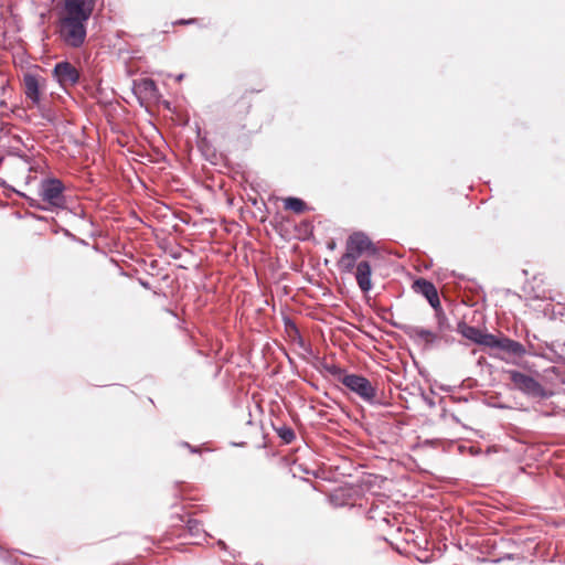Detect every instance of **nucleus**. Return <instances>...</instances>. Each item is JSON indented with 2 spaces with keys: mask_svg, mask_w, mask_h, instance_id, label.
I'll return each mask as SVG.
<instances>
[{
  "mask_svg": "<svg viewBox=\"0 0 565 565\" xmlns=\"http://www.w3.org/2000/svg\"><path fill=\"white\" fill-rule=\"evenodd\" d=\"M96 6V0H63L57 32L70 47H81L87 36V22Z\"/></svg>",
  "mask_w": 565,
  "mask_h": 565,
  "instance_id": "obj_1",
  "label": "nucleus"
},
{
  "mask_svg": "<svg viewBox=\"0 0 565 565\" xmlns=\"http://www.w3.org/2000/svg\"><path fill=\"white\" fill-rule=\"evenodd\" d=\"M512 387L520 391L524 395L534 398H542L546 396L545 390L542 384L533 376L524 374L518 370L505 371Z\"/></svg>",
  "mask_w": 565,
  "mask_h": 565,
  "instance_id": "obj_2",
  "label": "nucleus"
},
{
  "mask_svg": "<svg viewBox=\"0 0 565 565\" xmlns=\"http://www.w3.org/2000/svg\"><path fill=\"white\" fill-rule=\"evenodd\" d=\"M343 385L365 403L370 405L381 404L376 387L363 375L350 374L343 379Z\"/></svg>",
  "mask_w": 565,
  "mask_h": 565,
  "instance_id": "obj_3",
  "label": "nucleus"
},
{
  "mask_svg": "<svg viewBox=\"0 0 565 565\" xmlns=\"http://www.w3.org/2000/svg\"><path fill=\"white\" fill-rule=\"evenodd\" d=\"M489 348L499 350L501 353H495L492 356L505 362H509V358L520 359L526 354V349L521 342L512 340L505 335L498 337L492 334Z\"/></svg>",
  "mask_w": 565,
  "mask_h": 565,
  "instance_id": "obj_4",
  "label": "nucleus"
},
{
  "mask_svg": "<svg viewBox=\"0 0 565 565\" xmlns=\"http://www.w3.org/2000/svg\"><path fill=\"white\" fill-rule=\"evenodd\" d=\"M65 186L60 179L49 178L44 179L40 185V195L43 201L47 202L53 207H64L66 199L64 195Z\"/></svg>",
  "mask_w": 565,
  "mask_h": 565,
  "instance_id": "obj_5",
  "label": "nucleus"
},
{
  "mask_svg": "<svg viewBox=\"0 0 565 565\" xmlns=\"http://www.w3.org/2000/svg\"><path fill=\"white\" fill-rule=\"evenodd\" d=\"M391 324L403 331L415 343L423 344L425 349H431L439 342L438 334L428 329L395 321H392Z\"/></svg>",
  "mask_w": 565,
  "mask_h": 565,
  "instance_id": "obj_6",
  "label": "nucleus"
},
{
  "mask_svg": "<svg viewBox=\"0 0 565 565\" xmlns=\"http://www.w3.org/2000/svg\"><path fill=\"white\" fill-rule=\"evenodd\" d=\"M53 77L63 88H67L78 83L79 72L72 63L62 61L55 64Z\"/></svg>",
  "mask_w": 565,
  "mask_h": 565,
  "instance_id": "obj_7",
  "label": "nucleus"
},
{
  "mask_svg": "<svg viewBox=\"0 0 565 565\" xmlns=\"http://www.w3.org/2000/svg\"><path fill=\"white\" fill-rule=\"evenodd\" d=\"M457 331L466 339L489 348L492 333L483 332L477 327L468 326L463 321H459L457 324Z\"/></svg>",
  "mask_w": 565,
  "mask_h": 565,
  "instance_id": "obj_8",
  "label": "nucleus"
},
{
  "mask_svg": "<svg viewBox=\"0 0 565 565\" xmlns=\"http://www.w3.org/2000/svg\"><path fill=\"white\" fill-rule=\"evenodd\" d=\"M434 310L437 326L436 333L438 334V340L443 341L446 344H451L455 339L449 334L454 330V327L449 318L446 316L440 305L439 307L434 308Z\"/></svg>",
  "mask_w": 565,
  "mask_h": 565,
  "instance_id": "obj_9",
  "label": "nucleus"
},
{
  "mask_svg": "<svg viewBox=\"0 0 565 565\" xmlns=\"http://www.w3.org/2000/svg\"><path fill=\"white\" fill-rule=\"evenodd\" d=\"M413 288L417 294L423 295L433 308L439 307L440 300L438 291L431 281L425 278H418L414 281Z\"/></svg>",
  "mask_w": 565,
  "mask_h": 565,
  "instance_id": "obj_10",
  "label": "nucleus"
},
{
  "mask_svg": "<svg viewBox=\"0 0 565 565\" xmlns=\"http://www.w3.org/2000/svg\"><path fill=\"white\" fill-rule=\"evenodd\" d=\"M364 253L354 247L353 245H350V243H345V253L341 256L339 259V267L344 273H352V270L355 267L356 260L363 255Z\"/></svg>",
  "mask_w": 565,
  "mask_h": 565,
  "instance_id": "obj_11",
  "label": "nucleus"
},
{
  "mask_svg": "<svg viewBox=\"0 0 565 565\" xmlns=\"http://www.w3.org/2000/svg\"><path fill=\"white\" fill-rule=\"evenodd\" d=\"M355 279L356 284L363 292H367L372 289V268L369 262L361 260L355 264Z\"/></svg>",
  "mask_w": 565,
  "mask_h": 565,
  "instance_id": "obj_12",
  "label": "nucleus"
},
{
  "mask_svg": "<svg viewBox=\"0 0 565 565\" xmlns=\"http://www.w3.org/2000/svg\"><path fill=\"white\" fill-rule=\"evenodd\" d=\"M350 245L361 249L363 253L367 255H376L377 248L374 243L369 238V236L364 232H354L352 233L348 239Z\"/></svg>",
  "mask_w": 565,
  "mask_h": 565,
  "instance_id": "obj_13",
  "label": "nucleus"
},
{
  "mask_svg": "<svg viewBox=\"0 0 565 565\" xmlns=\"http://www.w3.org/2000/svg\"><path fill=\"white\" fill-rule=\"evenodd\" d=\"M23 84L26 98H29L33 104H39L40 87L38 77L32 74H25L23 77Z\"/></svg>",
  "mask_w": 565,
  "mask_h": 565,
  "instance_id": "obj_14",
  "label": "nucleus"
},
{
  "mask_svg": "<svg viewBox=\"0 0 565 565\" xmlns=\"http://www.w3.org/2000/svg\"><path fill=\"white\" fill-rule=\"evenodd\" d=\"M322 369L330 375H332L337 381H339L340 383L343 384V379L345 376H349L350 373H347V371L344 369H342L341 366L334 364V363H328V362H323L322 363Z\"/></svg>",
  "mask_w": 565,
  "mask_h": 565,
  "instance_id": "obj_15",
  "label": "nucleus"
},
{
  "mask_svg": "<svg viewBox=\"0 0 565 565\" xmlns=\"http://www.w3.org/2000/svg\"><path fill=\"white\" fill-rule=\"evenodd\" d=\"M284 206L286 210H290L295 213H303L307 210V204L299 198L289 196L285 199Z\"/></svg>",
  "mask_w": 565,
  "mask_h": 565,
  "instance_id": "obj_16",
  "label": "nucleus"
},
{
  "mask_svg": "<svg viewBox=\"0 0 565 565\" xmlns=\"http://www.w3.org/2000/svg\"><path fill=\"white\" fill-rule=\"evenodd\" d=\"M275 430L278 437L287 445L291 444L296 439V434L289 426L282 425L278 428H275Z\"/></svg>",
  "mask_w": 565,
  "mask_h": 565,
  "instance_id": "obj_17",
  "label": "nucleus"
},
{
  "mask_svg": "<svg viewBox=\"0 0 565 565\" xmlns=\"http://www.w3.org/2000/svg\"><path fill=\"white\" fill-rule=\"evenodd\" d=\"M186 527L190 534L194 537H200L201 534H205L204 530L202 529L201 522L198 520L189 519L186 522Z\"/></svg>",
  "mask_w": 565,
  "mask_h": 565,
  "instance_id": "obj_18",
  "label": "nucleus"
},
{
  "mask_svg": "<svg viewBox=\"0 0 565 565\" xmlns=\"http://www.w3.org/2000/svg\"><path fill=\"white\" fill-rule=\"evenodd\" d=\"M139 284L145 288V289H150V284L143 279H139Z\"/></svg>",
  "mask_w": 565,
  "mask_h": 565,
  "instance_id": "obj_19",
  "label": "nucleus"
},
{
  "mask_svg": "<svg viewBox=\"0 0 565 565\" xmlns=\"http://www.w3.org/2000/svg\"><path fill=\"white\" fill-rule=\"evenodd\" d=\"M183 445H184V446H186V447H189V448H190V450H191V452H198V448H195V447H191L188 443H184Z\"/></svg>",
  "mask_w": 565,
  "mask_h": 565,
  "instance_id": "obj_20",
  "label": "nucleus"
},
{
  "mask_svg": "<svg viewBox=\"0 0 565 565\" xmlns=\"http://www.w3.org/2000/svg\"><path fill=\"white\" fill-rule=\"evenodd\" d=\"M218 545L222 547V548H226V545L223 541H218Z\"/></svg>",
  "mask_w": 565,
  "mask_h": 565,
  "instance_id": "obj_21",
  "label": "nucleus"
},
{
  "mask_svg": "<svg viewBox=\"0 0 565 565\" xmlns=\"http://www.w3.org/2000/svg\"><path fill=\"white\" fill-rule=\"evenodd\" d=\"M30 205H31V206H38V205L35 204V201H34L33 199H30Z\"/></svg>",
  "mask_w": 565,
  "mask_h": 565,
  "instance_id": "obj_22",
  "label": "nucleus"
},
{
  "mask_svg": "<svg viewBox=\"0 0 565 565\" xmlns=\"http://www.w3.org/2000/svg\"><path fill=\"white\" fill-rule=\"evenodd\" d=\"M182 78H183V74H180V75L177 77V79H178V81H181Z\"/></svg>",
  "mask_w": 565,
  "mask_h": 565,
  "instance_id": "obj_23",
  "label": "nucleus"
},
{
  "mask_svg": "<svg viewBox=\"0 0 565 565\" xmlns=\"http://www.w3.org/2000/svg\"><path fill=\"white\" fill-rule=\"evenodd\" d=\"M190 22L191 21H184V20L180 21V23H184V24H189Z\"/></svg>",
  "mask_w": 565,
  "mask_h": 565,
  "instance_id": "obj_24",
  "label": "nucleus"
}]
</instances>
